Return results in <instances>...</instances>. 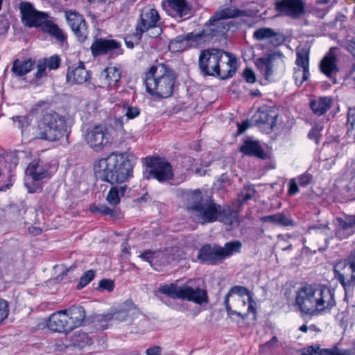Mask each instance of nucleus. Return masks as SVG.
<instances>
[{"label": "nucleus", "mask_w": 355, "mask_h": 355, "mask_svg": "<svg viewBox=\"0 0 355 355\" xmlns=\"http://www.w3.org/2000/svg\"><path fill=\"white\" fill-rule=\"evenodd\" d=\"M132 164L124 154L112 153L106 158L99 159L94 166L97 178L107 182L112 186L106 200L110 205L119 204L121 198L124 196L128 189L124 183L132 174Z\"/></svg>", "instance_id": "obj_1"}, {"label": "nucleus", "mask_w": 355, "mask_h": 355, "mask_svg": "<svg viewBox=\"0 0 355 355\" xmlns=\"http://www.w3.org/2000/svg\"><path fill=\"white\" fill-rule=\"evenodd\" d=\"M198 66L205 76H219L221 79L232 77L236 70V59L230 53L218 49L201 51Z\"/></svg>", "instance_id": "obj_2"}, {"label": "nucleus", "mask_w": 355, "mask_h": 355, "mask_svg": "<svg viewBox=\"0 0 355 355\" xmlns=\"http://www.w3.org/2000/svg\"><path fill=\"white\" fill-rule=\"evenodd\" d=\"M230 28V24L219 20L215 15L206 23L201 33H191L184 35H178L169 44L170 48L176 51H183L189 47L196 46L201 42L211 41L214 37H223Z\"/></svg>", "instance_id": "obj_3"}, {"label": "nucleus", "mask_w": 355, "mask_h": 355, "mask_svg": "<svg viewBox=\"0 0 355 355\" xmlns=\"http://www.w3.org/2000/svg\"><path fill=\"white\" fill-rule=\"evenodd\" d=\"M177 78L175 71L166 64L152 66L145 73L146 91L159 98L170 97L173 94Z\"/></svg>", "instance_id": "obj_4"}, {"label": "nucleus", "mask_w": 355, "mask_h": 355, "mask_svg": "<svg viewBox=\"0 0 355 355\" xmlns=\"http://www.w3.org/2000/svg\"><path fill=\"white\" fill-rule=\"evenodd\" d=\"M332 300L333 294L329 288L306 285L298 290L295 304L302 313L314 315L329 307Z\"/></svg>", "instance_id": "obj_5"}, {"label": "nucleus", "mask_w": 355, "mask_h": 355, "mask_svg": "<svg viewBox=\"0 0 355 355\" xmlns=\"http://www.w3.org/2000/svg\"><path fill=\"white\" fill-rule=\"evenodd\" d=\"M194 219L199 223L206 224L220 221L224 224L232 226L238 224V214L228 205H220L209 199L205 200L193 215Z\"/></svg>", "instance_id": "obj_6"}, {"label": "nucleus", "mask_w": 355, "mask_h": 355, "mask_svg": "<svg viewBox=\"0 0 355 355\" xmlns=\"http://www.w3.org/2000/svg\"><path fill=\"white\" fill-rule=\"evenodd\" d=\"M71 126V121L66 116L55 112H46L38 123L40 138L49 141H59L69 137Z\"/></svg>", "instance_id": "obj_7"}, {"label": "nucleus", "mask_w": 355, "mask_h": 355, "mask_svg": "<svg viewBox=\"0 0 355 355\" xmlns=\"http://www.w3.org/2000/svg\"><path fill=\"white\" fill-rule=\"evenodd\" d=\"M241 247L242 243L239 241L227 242L223 247L216 244H206L198 250L197 259L203 264L218 265L239 252Z\"/></svg>", "instance_id": "obj_8"}, {"label": "nucleus", "mask_w": 355, "mask_h": 355, "mask_svg": "<svg viewBox=\"0 0 355 355\" xmlns=\"http://www.w3.org/2000/svg\"><path fill=\"white\" fill-rule=\"evenodd\" d=\"M112 313V320L128 322L136 329L144 330L148 324L147 317L143 314L132 301L125 302L117 310Z\"/></svg>", "instance_id": "obj_9"}, {"label": "nucleus", "mask_w": 355, "mask_h": 355, "mask_svg": "<svg viewBox=\"0 0 355 355\" xmlns=\"http://www.w3.org/2000/svg\"><path fill=\"white\" fill-rule=\"evenodd\" d=\"M147 168L144 171V178L150 180L155 179L159 182H170L174 178L172 165L160 157H147L146 158Z\"/></svg>", "instance_id": "obj_10"}, {"label": "nucleus", "mask_w": 355, "mask_h": 355, "mask_svg": "<svg viewBox=\"0 0 355 355\" xmlns=\"http://www.w3.org/2000/svg\"><path fill=\"white\" fill-rule=\"evenodd\" d=\"M160 17L157 10L146 7L141 10L135 31L150 38L158 37L162 32L159 26Z\"/></svg>", "instance_id": "obj_11"}, {"label": "nucleus", "mask_w": 355, "mask_h": 355, "mask_svg": "<svg viewBox=\"0 0 355 355\" xmlns=\"http://www.w3.org/2000/svg\"><path fill=\"white\" fill-rule=\"evenodd\" d=\"M84 138L88 146L95 152H101L112 142L110 129L105 124H98L87 128Z\"/></svg>", "instance_id": "obj_12"}, {"label": "nucleus", "mask_w": 355, "mask_h": 355, "mask_svg": "<svg viewBox=\"0 0 355 355\" xmlns=\"http://www.w3.org/2000/svg\"><path fill=\"white\" fill-rule=\"evenodd\" d=\"M334 274L343 286L345 293L352 292L355 286V267L346 260H342L334 264Z\"/></svg>", "instance_id": "obj_13"}, {"label": "nucleus", "mask_w": 355, "mask_h": 355, "mask_svg": "<svg viewBox=\"0 0 355 355\" xmlns=\"http://www.w3.org/2000/svg\"><path fill=\"white\" fill-rule=\"evenodd\" d=\"M19 9L21 21L28 27H38L44 17H49L47 12L37 10L30 2H21L19 4Z\"/></svg>", "instance_id": "obj_14"}, {"label": "nucleus", "mask_w": 355, "mask_h": 355, "mask_svg": "<svg viewBox=\"0 0 355 355\" xmlns=\"http://www.w3.org/2000/svg\"><path fill=\"white\" fill-rule=\"evenodd\" d=\"M91 51L94 56L109 53L115 57L123 53L121 44L116 40L96 39L91 46Z\"/></svg>", "instance_id": "obj_15"}, {"label": "nucleus", "mask_w": 355, "mask_h": 355, "mask_svg": "<svg viewBox=\"0 0 355 355\" xmlns=\"http://www.w3.org/2000/svg\"><path fill=\"white\" fill-rule=\"evenodd\" d=\"M275 10L281 16L297 19L305 12V3L302 0H279L275 3Z\"/></svg>", "instance_id": "obj_16"}, {"label": "nucleus", "mask_w": 355, "mask_h": 355, "mask_svg": "<svg viewBox=\"0 0 355 355\" xmlns=\"http://www.w3.org/2000/svg\"><path fill=\"white\" fill-rule=\"evenodd\" d=\"M180 293V300L193 302L197 304L207 303L209 301L206 290L193 285L191 280L182 286Z\"/></svg>", "instance_id": "obj_17"}, {"label": "nucleus", "mask_w": 355, "mask_h": 355, "mask_svg": "<svg viewBox=\"0 0 355 355\" xmlns=\"http://www.w3.org/2000/svg\"><path fill=\"white\" fill-rule=\"evenodd\" d=\"M66 19L78 40L83 42L87 37V27L83 15L75 11L66 12Z\"/></svg>", "instance_id": "obj_18"}, {"label": "nucleus", "mask_w": 355, "mask_h": 355, "mask_svg": "<svg viewBox=\"0 0 355 355\" xmlns=\"http://www.w3.org/2000/svg\"><path fill=\"white\" fill-rule=\"evenodd\" d=\"M175 195L184 202L187 209L191 212L192 216L205 200L202 192L199 189L190 191L179 188L175 189Z\"/></svg>", "instance_id": "obj_19"}, {"label": "nucleus", "mask_w": 355, "mask_h": 355, "mask_svg": "<svg viewBox=\"0 0 355 355\" xmlns=\"http://www.w3.org/2000/svg\"><path fill=\"white\" fill-rule=\"evenodd\" d=\"M279 58L283 61L284 58L283 53L279 51L270 52L266 57H261L254 60V64L257 70L263 76L266 80H268L273 74L272 62L276 58Z\"/></svg>", "instance_id": "obj_20"}, {"label": "nucleus", "mask_w": 355, "mask_h": 355, "mask_svg": "<svg viewBox=\"0 0 355 355\" xmlns=\"http://www.w3.org/2000/svg\"><path fill=\"white\" fill-rule=\"evenodd\" d=\"M46 326L52 331L68 334L71 332L68 316L64 310L52 313L46 320Z\"/></svg>", "instance_id": "obj_21"}, {"label": "nucleus", "mask_w": 355, "mask_h": 355, "mask_svg": "<svg viewBox=\"0 0 355 355\" xmlns=\"http://www.w3.org/2000/svg\"><path fill=\"white\" fill-rule=\"evenodd\" d=\"M121 78V71L116 67H109L103 69L99 76L101 87L109 89L118 88V83Z\"/></svg>", "instance_id": "obj_22"}, {"label": "nucleus", "mask_w": 355, "mask_h": 355, "mask_svg": "<svg viewBox=\"0 0 355 355\" xmlns=\"http://www.w3.org/2000/svg\"><path fill=\"white\" fill-rule=\"evenodd\" d=\"M355 232V216L344 215L336 218V236L339 239L347 238Z\"/></svg>", "instance_id": "obj_23"}, {"label": "nucleus", "mask_w": 355, "mask_h": 355, "mask_svg": "<svg viewBox=\"0 0 355 355\" xmlns=\"http://www.w3.org/2000/svg\"><path fill=\"white\" fill-rule=\"evenodd\" d=\"M277 114L270 108L259 109L254 116V122L259 126H263L266 131H271L276 124Z\"/></svg>", "instance_id": "obj_24"}, {"label": "nucleus", "mask_w": 355, "mask_h": 355, "mask_svg": "<svg viewBox=\"0 0 355 355\" xmlns=\"http://www.w3.org/2000/svg\"><path fill=\"white\" fill-rule=\"evenodd\" d=\"M166 11L174 18H187L190 15L191 9L186 0H167Z\"/></svg>", "instance_id": "obj_25"}, {"label": "nucleus", "mask_w": 355, "mask_h": 355, "mask_svg": "<svg viewBox=\"0 0 355 355\" xmlns=\"http://www.w3.org/2000/svg\"><path fill=\"white\" fill-rule=\"evenodd\" d=\"M90 78V74L85 68L84 63L80 62L78 66H71L68 68L67 81L71 85L82 84Z\"/></svg>", "instance_id": "obj_26"}, {"label": "nucleus", "mask_w": 355, "mask_h": 355, "mask_svg": "<svg viewBox=\"0 0 355 355\" xmlns=\"http://www.w3.org/2000/svg\"><path fill=\"white\" fill-rule=\"evenodd\" d=\"M50 168L49 163L41 159H34L28 166L26 173L33 180H40L47 177Z\"/></svg>", "instance_id": "obj_27"}, {"label": "nucleus", "mask_w": 355, "mask_h": 355, "mask_svg": "<svg viewBox=\"0 0 355 355\" xmlns=\"http://www.w3.org/2000/svg\"><path fill=\"white\" fill-rule=\"evenodd\" d=\"M64 311L68 316V324L70 326L71 331L84 324L86 313L83 306H72Z\"/></svg>", "instance_id": "obj_28"}, {"label": "nucleus", "mask_w": 355, "mask_h": 355, "mask_svg": "<svg viewBox=\"0 0 355 355\" xmlns=\"http://www.w3.org/2000/svg\"><path fill=\"white\" fill-rule=\"evenodd\" d=\"M49 16L44 17L38 27H40L44 33L55 38L58 42L63 43L67 39L66 35L53 21L49 20Z\"/></svg>", "instance_id": "obj_29"}, {"label": "nucleus", "mask_w": 355, "mask_h": 355, "mask_svg": "<svg viewBox=\"0 0 355 355\" xmlns=\"http://www.w3.org/2000/svg\"><path fill=\"white\" fill-rule=\"evenodd\" d=\"M232 295H237L240 297L246 295L248 297V313H252L254 315L257 313V303L253 299V293L246 287L242 286H234L230 288L225 297H231Z\"/></svg>", "instance_id": "obj_30"}, {"label": "nucleus", "mask_w": 355, "mask_h": 355, "mask_svg": "<svg viewBox=\"0 0 355 355\" xmlns=\"http://www.w3.org/2000/svg\"><path fill=\"white\" fill-rule=\"evenodd\" d=\"M263 223H270L279 227L294 226L293 220L291 217L285 215L282 212L265 216L261 218Z\"/></svg>", "instance_id": "obj_31"}, {"label": "nucleus", "mask_w": 355, "mask_h": 355, "mask_svg": "<svg viewBox=\"0 0 355 355\" xmlns=\"http://www.w3.org/2000/svg\"><path fill=\"white\" fill-rule=\"evenodd\" d=\"M240 151L246 155L259 158H263L265 155L259 142L249 138L244 140L243 144L240 147Z\"/></svg>", "instance_id": "obj_32"}, {"label": "nucleus", "mask_w": 355, "mask_h": 355, "mask_svg": "<svg viewBox=\"0 0 355 355\" xmlns=\"http://www.w3.org/2000/svg\"><path fill=\"white\" fill-rule=\"evenodd\" d=\"M332 104L331 97H319L311 100L309 106L312 112L318 115L321 116L331 107Z\"/></svg>", "instance_id": "obj_33"}, {"label": "nucleus", "mask_w": 355, "mask_h": 355, "mask_svg": "<svg viewBox=\"0 0 355 355\" xmlns=\"http://www.w3.org/2000/svg\"><path fill=\"white\" fill-rule=\"evenodd\" d=\"M253 36L258 40L271 39L270 42L273 45H278L282 42V38L270 28H259L254 32Z\"/></svg>", "instance_id": "obj_34"}, {"label": "nucleus", "mask_w": 355, "mask_h": 355, "mask_svg": "<svg viewBox=\"0 0 355 355\" xmlns=\"http://www.w3.org/2000/svg\"><path fill=\"white\" fill-rule=\"evenodd\" d=\"M35 64L31 59L21 60L16 59L12 64V71L17 76H22L30 72Z\"/></svg>", "instance_id": "obj_35"}, {"label": "nucleus", "mask_w": 355, "mask_h": 355, "mask_svg": "<svg viewBox=\"0 0 355 355\" xmlns=\"http://www.w3.org/2000/svg\"><path fill=\"white\" fill-rule=\"evenodd\" d=\"M214 15L219 20L226 21L227 19L247 16L248 13L243 10L227 7L217 11Z\"/></svg>", "instance_id": "obj_36"}, {"label": "nucleus", "mask_w": 355, "mask_h": 355, "mask_svg": "<svg viewBox=\"0 0 355 355\" xmlns=\"http://www.w3.org/2000/svg\"><path fill=\"white\" fill-rule=\"evenodd\" d=\"M71 342L73 346L82 349L85 346L92 345V340L86 332L78 330L71 336Z\"/></svg>", "instance_id": "obj_37"}, {"label": "nucleus", "mask_w": 355, "mask_h": 355, "mask_svg": "<svg viewBox=\"0 0 355 355\" xmlns=\"http://www.w3.org/2000/svg\"><path fill=\"white\" fill-rule=\"evenodd\" d=\"M158 291L165 295L173 299H180L182 286H179L176 283L164 284L160 286Z\"/></svg>", "instance_id": "obj_38"}, {"label": "nucleus", "mask_w": 355, "mask_h": 355, "mask_svg": "<svg viewBox=\"0 0 355 355\" xmlns=\"http://www.w3.org/2000/svg\"><path fill=\"white\" fill-rule=\"evenodd\" d=\"M320 69L322 73L331 78L333 73V47H330L329 52L321 60Z\"/></svg>", "instance_id": "obj_39"}, {"label": "nucleus", "mask_w": 355, "mask_h": 355, "mask_svg": "<svg viewBox=\"0 0 355 355\" xmlns=\"http://www.w3.org/2000/svg\"><path fill=\"white\" fill-rule=\"evenodd\" d=\"M309 49L307 48L297 49L296 64L298 67L309 70Z\"/></svg>", "instance_id": "obj_40"}, {"label": "nucleus", "mask_w": 355, "mask_h": 355, "mask_svg": "<svg viewBox=\"0 0 355 355\" xmlns=\"http://www.w3.org/2000/svg\"><path fill=\"white\" fill-rule=\"evenodd\" d=\"M256 191L252 185H245L238 196L239 202L243 204L252 199Z\"/></svg>", "instance_id": "obj_41"}, {"label": "nucleus", "mask_w": 355, "mask_h": 355, "mask_svg": "<svg viewBox=\"0 0 355 355\" xmlns=\"http://www.w3.org/2000/svg\"><path fill=\"white\" fill-rule=\"evenodd\" d=\"M309 76V71L302 68H295L293 78L297 85H301L304 81L308 80Z\"/></svg>", "instance_id": "obj_42"}, {"label": "nucleus", "mask_w": 355, "mask_h": 355, "mask_svg": "<svg viewBox=\"0 0 355 355\" xmlns=\"http://www.w3.org/2000/svg\"><path fill=\"white\" fill-rule=\"evenodd\" d=\"M112 317L111 312L105 314H98L94 316V322H96L101 329H105L107 328L109 322L112 320Z\"/></svg>", "instance_id": "obj_43"}, {"label": "nucleus", "mask_w": 355, "mask_h": 355, "mask_svg": "<svg viewBox=\"0 0 355 355\" xmlns=\"http://www.w3.org/2000/svg\"><path fill=\"white\" fill-rule=\"evenodd\" d=\"M96 272L94 270H89L84 272L80 278L79 282L77 284V288L80 290L88 285L95 277Z\"/></svg>", "instance_id": "obj_44"}, {"label": "nucleus", "mask_w": 355, "mask_h": 355, "mask_svg": "<svg viewBox=\"0 0 355 355\" xmlns=\"http://www.w3.org/2000/svg\"><path fill=\"white\" fill-rule=\"evenodd\" d=\"M142 35L135 31V33L132 35H127L125 37V43L128 48L133 49L136 44H138L141 40Z\"/></svg>", "instance_id": "obj_45"}, {"label": "nucleus", "mask_w": 355, "mask_h": 355, "mask_svg": "<svg viewBox=\"0 0 355 355\" xmlns=\"http://www.w3.org/2000/svg\"><path fill=\"white\" fill-rule=\"evenodd\" d=\"M307 352L311 355H333V349H321L317 345L309 346Z\"/></svg>", "instance_id": "obj_46"}, {"label": "nucleus", "mask_w": 355, "mask_h": 355, "mask_svg": "<svg viewBox=\"0 0 355 355\" xmlns=\"http://www.w3.org/2000/svg\"><path fill=\"white\" fill-rule=\"evenodd\" d=\"M16 126L21 129L23 132L24 129L30 125L29 116H16L12 118Z\"/></svg>", "instance_id": "obj_47"}, {"label": "nucleus", "mask_w": 355, "mask_h": 355, "mask_svg": "<svg viewBox=\"0 0 355 355\" xmlns=\"http://www.w3.org/2000/svg\"><path fill=\"white\" fill-rule=\"evenodd\" d=\"M92 211L94 212H98L103 215L110 216L112 217L117 215L116 210L114 208L108 207L105 205H100L98 207H95Z\"/></svg>", "instance_id": "obj_48"}, {"label": "nucleus", "mask_w": 355, "mask_h": 355, "mask_svg": "<svg viewBox=\"0 0 355 355\" xmlns=\"http://www.w3.org/2000/svg\"><path fill=\"white\" fill-rule=\"evenodd\" d=\"M47 67L51 70H55L59 68L61 62L60 57L57 55H53L48 58L43 60Z\"/></svg>", "instance_id": "obj_49"}, {"label": "nucleus", "mask_w": 355, "mask_h": 355, "mask_svg": "<svg viewBox=\"0 0 355 355\" xmlns=\"http://www.w3.org/2000/svg\"><path fill=\"white\" fill-rule=\"evenodd\" d=\"M161 252L158 251H151V250H146L143 253L140 254V257L143 259L144 261H148L150 264L153 262V261L158 258L159 254H161Z\"/></svg>", "instance_id": "obj_50"}, {"label": "nucleus", "mask_w": 355, "mask_h": 355, "mask_svg": "<svg viewBox=\"0 0 355 355\" xmlns=\"http://www.w3.org/2000/svg\"><path fill=\"white\" fill-rule=\"evenodd\" d=\"M297 180L300 186L304 187L312 182L313 175L308 172H305L297 177Z\"/></svg>", "instance_id": "obj_51"}, {"label": "nucleus", "mask_w": 355, "mask_h": 355, "mask_svg": "<svg viewBox=\"0 0 355 355\" xmlns=\"http://www.w3.org/2000/svg\"><path fill=\"white\" fill-rule=\"evenodd\" d=\"M8 305L6 300L0 298V324L8 317Z\"/></svg>", "instance_id": "obj_52"}, {"label": "nucleus", "mask_w": 355, "mask_h": 355, "mask_svg": "<svg viewBox=\"0 0 355 355\" xmlns=\"http://www.w3.org/2000/svg\"><path fill=\"white\" fill-rule=\"evenodd\" d=\"M114 288V283L111 279H103L98 283V289L112 291Z\"/></svg>", "instance_id": "obj_53"}, {"label": "nucleus", "mask_w": 355, "mask_h": 355, "mask_svg": "<svg viewBox=\"0 0 355 355\" xmlns=\"http://www.w3.org/2000/svg\"><path fill=\"white\" fill-rule=\"evenodd\" d=\"M140 114V109L136 106H128L126 109L127 119H133Z\"/></svg>", "instance_id": "obj_54"}, {"label": "nucleus", "mask_w": 355, "mask_h": 355, "mask_svg": "<svg viewBox=\"0 0 355 355\" xmlns=\"http://www.w3.org/2000/svg\"><path fill=\"white\" fill-rule=\"evenodd\" d=\"M348 129H355V108H349L347 114Z\"/></svg>", "instance_id": "obj_55"}, {"label": "nucleus", "mask_w": 355, "mask_h": 355, "mask_svg": "<svg viewBox=\"0 0 355 355\" xmlns=\"http://www.w3.org/2000/svg\"><path fill=\"white\" fill-rule=\"evenodd\" d=\"M47 68L46 64L44 62V60H39L38 64L37 65V72L35 76L37 78H40L46 75V69Z\"/></svg>", "instance_id": "obj_56"}, {"label": "nucleus", "mask_w": 355, "mask_h": 355, "mask_svg": "<svg viewBox=\"0 0 355 355\" xmlns=\"http://www.w3.org/2000/svg\"><path fill=\"white\" fill-rule=\"evenodd\" d=\"M243 76L245 80L249 83H254L256 81L255 74L250 68H246L243 71Z\"/></svg>", "instance_id": "obj_57"}, {"label": "nucleus", "mask_w": 355, "mask_h": 355, "mask_svg": "<svg viewBox=\"0 0 355 355\" xmlns=\"http://www.w3.org/2000/svg\"><path fill=\"white\" fill-rule=\"evenodd\" d=\"M299 192L298 186L295 179H291L289 182L288 194L294 196Z\"/></svg>", "instance_id": "obj_58"}, {"label": "nucleus", "mask_w": 355, "mask_h": 355, "mask_svg": "<svg viewBox=\"0 0 355 355\" xmlns=\"http://www.w3.org/2000/svg\"><path fill=\"white\" fill-rule=\"evenodd\" d=\"M161 351V347L156 346L148 348L146 350V355H160Z\"/></svg>", "instance_id": "obj_59"}, {"label": "nucleus", "mask_w": 355, "mask_h": 355, "mask_svg": "<svg viewBox=\"0 0 355 355\" xmlns=\"http://www.w3.org/2000/svg\"><path fill=\"white\" fill-rule=\"evenodd\" d=\"M250 127V123L248 121L238 123V134H242Z\"/></svg>", "instance_id": "obj_60"}, {"label": "nucleus", "mask_w": 355, "mask_h": 355, "mask_svg": "<svg viewBox=\"0 0 355 355\" xmlns=\"http://www.w3.org/2000/svg\"><path fill=\"white\" fill-rule=\"evenodd\" d=\"M224 304L228 315L231 316L232 315H234L235 313H236V311H234L231 309V306L230 305V299H228V297H225Z\"/></svg>", "instance_id": "obj_61"}, {"label": "nucleus", "mask_w": 355, "mask_h": 355, "mask_svg": "<svg viewBox=\"0 0 355 355\" xmlns=\"http://www.w3.org/2000/svg\"><path fill=\"white\" fill-rule=\"evenodd\" d=\"M334 355H351L347 350H340L334 347Z\"/></svg>", "instance_id": "obj_62"}, {"label": "nucleus", "mask_w": 355, "mask_h": 355, "mask_svg": "<svg viewBox=\"0 0 355 355\" xmlns=\"http://www.w3.org/2000/svg\"><path fill=\"white\" fill-rule=\"evenodd\" d=\"M129 245L128 243L125 242L123 243L121 245V251L123 253H129Z\"/></svg>", "instance_id": "obj_63"}, {"label": "nucleus", "mask_w": 355, "mask_h": 355, "mask_svg": "<svg viewBox=\"0 0 355 355\" xmlns=\"http://www.w3.org/2000/svg\"><path fill=\"white\" fill-rule=\"evenodd\" d=\"M349 262L355 267V250L351 254Z\"/></svg>", "instance_id": "obj_64"}]
</instances>
